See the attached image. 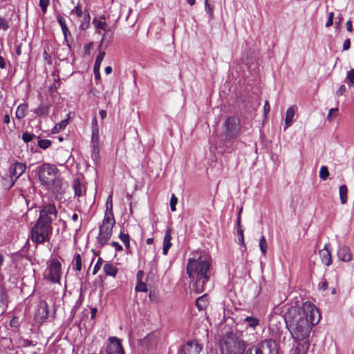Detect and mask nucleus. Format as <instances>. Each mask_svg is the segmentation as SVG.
Instances as JSON below:
<instances>
[{
	"label": "nucleus",
	"instance_id": "obj_1",
	"mask_svg": "<svg viewBox=\"0 0 354 354\" xmlns=\"http://www.w3.org/2000/svg\"><path fill=\"white\" fill-rule=\"evenodd\" d=\"M320 314L315 305L305 303L301 308L291 306L284 315L286 327L294 342L304 350L309 347L313 326L317 324Z\"/></svg>",
	"mask_w": 354,
	"mask_h": 354
},
{
	"label": "nucleus",
	"instance_id": "obj_2",
	"mask_svg": "<svg viewBox=\"0 0 354 354\" xmlns=\"http://www.w3.org/2000/svg\"><path fill=\"white\" fill-rule=\"evenodd\" d=\"M210 256L205 252H196L188 259L187 273L192 279V290L199 294L206 290L212 275Z\"/></svg>",
	"mask_w": 354,
	"mask_h": 354
},
{
	"label": "nucleus",
	"instance_id": "obj_3",
	"mask_svg": "<svg viewBox=\"0 0 354 354\" xmlns=\"http://www.w3.org/2000/svg\"><path fill=\"white\" fill-rule=\"evenodd\" d=\"M241 131L240 120L235 116L227 117L223 123L224 140L225 151L231 153L235 149L233 140L237 138Z\"/></svg>",
	"mask_w": 354,
	"mask_h": 354
},
{
	"label": "nucleus",
	"instance_id": "obj_4",
	"mask_svg": "<svg viewBox=\"0 0 354 354\" xmlns=\"http://www.w3.org/2000/svg\"><path fill=\"white\" fill-rule=\"evenodd\" d=\"M222 354H243L245 350L244 342L237 337L236 334L230 331L220 344Z\"/></svg>",
	"mask_w": 354,
	"mask_h": 354
},
{
	"label": "nucleus",
	"instance_id": "obj_5",
	"mask_svg": "<svg viewBox=\"0 0 354 354\" xmlns=\"http://www.w3.org/2000/svg\"><path fill=\"white\" fill-rule=\"evenodd\" d=\"M115 223L113 211L108 212L106 210L102 223L99 227V234L97 236V247L98 248H102L110 240Z\"/></svg>",
	"mask_w": 354,
	"mask_h": 354
},
{
	"label": "nucleus",
	"instance_id": "obj_6",
	"mask_svg": "<svg viewBox=\"0 0 354 354\" xmlns=\"http://www.w3.org/2000/svg\"><path fill=\"white\" fill-rule=\"evenodd\" d=\"M53 232L52 225L37 221L31 230V240L36 244L48 242Z\"/></svg>",
	"mask_w": 354,
	"mask_h": 354
},
{
	"label": "nucleus",
	"instance_id": "obj_7",
	"mask_svg": "<svg viewBox=\"0 0 354 354\" xmlns=\"http://www.w3.org/2000/svg\"><path fill=\"white\" fill-rule=\"evenodd\" d=\"M245 354H279V349L274 340L266 339L248 348Z\"/></svg>",
	"mask_w": 354,
	"mask_h": 354
},
{
	"label": "nucleus",
	"instance_id": "obj_8",
	"mask_svg": "<svg viewBox=\"0 0 354 354\" xmlns=\"http://www.w3.org/2000/svg\"><path fill=\"white\" fill-rule=\"evenodd\" d=\"M57 176V168L54 165L44 163L38 167L39 179L46 187L55 180Z\"/></svg>",
	"mask_w": 354,
	"mask_h": 354
},
{
	"label": "nucleus",
	"instance_id": "obj_9",
	"mask_svg": "<svg viewBox=\"0 0 354 354\" xmlns=\"http://www.w3.org/2000/svg\"><path fill=\"white\" fill-rule=\"evenodd\" d=\"M57 216V210L55 203L44 204L39 210L37 219L40 223L51 225L53 221Z\"/></svg>",
	"mask_w": 354,
	"mask_h": 354
},
{
	"label": "nucleus",
	"instance_id": "obj_10",
	"mask_svg": "<svg viewBox=\"0 0 354 354\" xmlns=\"http://www.w3.org/2000/svg\"><path fill=\"white\" fill-rule=\"evenodd\" d=\"M48 269V273L46 275V278L53 283H59L61 276L60 262L57 259L52 260Z\"/></svg>",
	"mask_w": 354,
	"mask_h": 354
},
{
	"label": "nucleus",
	"instance_id": "obj_11",
	"mask_svg": "<svg viewBox=\"0 0 354 354\" xmlns=\"http://www.w3.org/2000/svg\"><path fill=\"white\" fill-rule=\"evenodd\" d=\"M203 350V345L198 341H188L182 345L178 354H199Z\"/></svg>",
	"mask_w": 354,
	"mask_h": 354
},
{
	"label": "nucleus",
	"instance_id": "obj_12",
	"mask_svg": "<svg viewBox=\"0 0 354 354\" xmlns=\"http://www.w3.org/2000/svg\"><path fill=\"white\" fill-rule=\"evenodd\" d=\"M106 348L107 354H125L121 340L116 337H111Z\"/></svg>",
	"mask_w": 354,
	"mask_h": 354
},
{
	"label": "nucleus",
	"instance_id": "obj_13",
	"mask_svg": "<svg viewBox=\"0 0 354 354\" xmlns=\"http://www.w3.org/2000/svg\"><path fill=\"white\" fill-rule=\"evenodd\" d=\"M35 316L37 319L41 322H44L49 316V310L47 302L41 300L39 302L36 310Z\"/></svg>",
	"mask_w": 354,
	"mask_h": 354
},
{
	"label": "nucleus",
	"instance_id": "obj_14",
	"mask_svg": "<svg viewBox=\"0 0 354 354\" xmlns=\"http://www.w3.org/2000/svg\"><path fill=\"white\" fill-rule=\"evenodd\" d=\"M46 188L52 192L56 198H58L59 196H61L64 192V187L62 180L57 178V176L55 178L49 185L46 186Z\"/></svg>",
	"mask_w": 354,
	"mask_h": 354
},
{
	"label": "nucleus",
	"instance_id": "obj_15",
	"mask_svg": "<svg viewBox=\"0 0 354 354\" xmlns=\"http://www.w3.org/2000/svg\"><path fill=\"white\" fill-rule=\"evenodd\" d=\"M91 144L93 148V156L97 158L100 153V136L99 130L92 131Z\"/></svg>",
	"mask_w": 354,
	"mask_h": 354
},
{
	"label": "nucleus",
	"instance_id": "obj_16",
	"mask_svg": "<svg viewBox=\"0 0 354 354\" xmlns=\"http://www.w3.org/2000/svg\"><path fill=\"white\" fill-rule=\"evenodd\" d=\"M337 256L339 260L344 262H349L352 259V253L350 248L346 245H343L339 248Z\"/></svg>",
	"mask_w": 354,
	"mask_h": 354
},
{
	"label": "nucleus",
	"instance_id": "obj_17",
	"mask_svg": "<svg viewBox=\"0 0 354 354\" xmlns=\"http://www.w3.org/2000/svg\"><path fill=\"white\" fill-rule=\"evenodd\" d=\"M171 232L172 229L168 227L165 231L164 240H163V247H162V254L164 255H167L168 254V251L169 248L171 247Z\"/></svg>",
	"mask_w": 354,
	"mask_h": 354
},
{
	"label": "nucleus",
	"instance_id": "obj_18",
	"mask_svg": "<svg viewBox=\"0 0 354 354\" xmlns=\"http://www.w3.org/2000/svg\"><path fill=\"white\" fill-rule=\"evenodd\" d=\"M26 165L21 162H15L10 169V173L15 179L19 178L26 171Z\"/></svg>",
	"mask_w": 354,
	"mask_h": 354
},
{
	"label": "nucleus",
	"instance_id": "obj_19",
	"mask_svg": "<svg viewBox=\"0 0 354 354\" xmlns=\"http://www.w3.org/2000/svg\"><path fill=\"white\" fill-rule=\"evenodd\" d=\"M322 262L326 266L332 264V257L330 251L328 249V245L326 244L324 248L319 251Z\"/></svg>",
	"mask_w": 354,
	"mask_h": 354
},
{
	"label": "nucleus",
	"instance_id": "obj_20",
	"mask_svg": "<svg viewBox=\"0 0 354 354\" xmlns=\"http://www.w3.org/2000/svg\"><path fill=\"white\" fill-rule=\"evenodd\" d=\"M50 104L48 103H41L37 109L32 110V111L37 115V116H46L50 111Z\"/></svg>",
	"mask_w": 354,
	"mask_h": 354
},
{
	"label": "nucleus",
	"instance_id": "obj_21",
	"mask_svg": "<svg viewBox=\"0 0 354 354\" xmlns=\"http://www.w3.org/2000/svg\"><path fill=\"white\" fill-rule=\"evenodd\" d=\"M243 324L247 328L255 330L260 325V320L252 316H247L243 320Z\"/></svg>",
	"mask_w": 354,
	"mask_h": 354
},
{
	"label": "nucleus",
	"instance_id": "obj_22",
	"mask_svg": "<svg viewBox=\"0 0 354 354\" xmlns=\"http://www.w3.org/2000/svg\"><path fill=\"white\" fill-rule=\"evenodd\" d=\"M295 106L289 107L286 111V118H285V129L291 126L293 120V118L295 115Z\"/></svg>",
	"mask_w": 354,
	"mask_h": 354
},
{
	"label": "nucleus",
	"instance_id": "obj_23",
	"mask_svg": "<svg viewBox=\"0 0 354 354\" xmlns=\"http://www.w3.org/2000/svg\"><path fill=\"white\" fill-rule=\"evenodd\" d=\"M104 272L106 275L111 277H115L118 273V268L113 263H106L103 266Z\"/></svg>",
	"mask_w": 354,
	"mask_h": 354
},
{
	"label": "nucleus",
	"instance_id": "obj_24",
	"mask_svg": "<svg viewBox=\"0 0 354 354\" xmlns=\"http://www.w3.org/2000/svg\"><path fill=\"white\" fill-rule=\"evenodd\" d=\"M57 20L62 28L65 39L67 38L68 35L71 36V32L67 27L65 19L62 15H59L57 16Z\"/></svg>",
	"mask_w": 354,
	"mask_h": 354
},
{
	"label": "nucleus",
	"instance_id": "obj_25",
	"mask_svg": "<svg viewBox=\"0 0 354 354\" xmlns=\"http://www.w3.org/2000/svg\"><path fill=\"white\" fill-rule=\"evenodd\" d=\"M27 109H28V104H21L18 106L15 115L16 118L21 120L26 117L27 113Z\"/></svg>",
	"mask_w": 354,
	"mask_h": 354
},
{
	"label": "nucleus",
	"instance_id": "obj_26",
	"mask_svg": "<svg viewBox=\"0 0 354 354\" xmlns=\"http://www.w3.org/2000/svg\"><path fill=\"white\" fill-rule=\"evenodd\" d=\"M93 24L95 28L97 29V32L98 34H101V30H107V28H109V26L105 21H102L97 19H94L93 20Z\"/></svg>",
	"mask_w": 354,
	"mask_h": 354
},
{
	"label": "nucleus",
	"instance_id": "obj_27",
	"mask_svg": "<svg viewBox=\"0 0 354 354\" xmlns=\"http://www.w3.org/2000/svg\"><path fill=\"white\" fill-rule=\"evenodd\" d=\"M207 304H208V301H207L205 295L199 297L196 300V306L199 310H205L206 308Z\"/></svg>",
	"mask_w": 354,
	"mask_h": 354
},
{
	"label": "nucleus",
	"instance_id": "obj_28",
	"mask_svg": "<svg viewBox=\"0 0 354 354\" xmlns=\"http://www.w3.org/2000/svg\"><path fill=\"white\" fill-rule=\"evenodd\" d=\"M73 188L75 196H82L84 193V189L80 180H74Z\"/></svg>",
	"mask_w": 354,
	"mask_h": 354
},
{
	"label": "nucleus",
	"instance_id": "obj_29",
	"mask_svg": "<svg viewBox=\"0 0 354 354\" xmlns=\"http://www.w3.org/2000/svg\"><path fill=\"white\" fill-rule=\"evenodd\" d=\"M339 198L342 204H346L347 202L348 188L346 185H342L339 188Z\"/></svg>",
	"mask_w": 354,
	"mask_h": 354
},
{
	"label": "nucleus",
	"instance_id": "obj_30",
	"mask_svg": "<svg viewBox=\"0 0 354 354\" xmlns=\"http://www.w3.org/2000/svg\"><path fill=\"white\" fill-rule=\"evenodd\" d=\"M8 301L6 289L3 285H0V307L6 306Z\"/></svg>",
	"mask_w": 354,
	"mask_h": 354
},
{
	"label": "nucleus",
	"instance_id": "obj_31",
	"mask_svg": "<svg viewBox=\"0 0 354 354\" xmlns=\"http://www.w3.org/2000/svg\"><path fill=\"white\" fill-rule=\"evenodd\" d=\"M120 239L123 242L127 250L130 249V238L128 234L120 232L119 234Z\"/></svg>",
	"mask_w": 354,
	"mask_h": 354
},
{
	"label": "nucleus",
	"instance_id": "obj_32",
	"mask_svg": "<svg viewBox=\"0 0 354 354\" xmlns=\"http://www.w3.org/2000/svg\"><path fill=\"white\" fill-rule=\"evenodd\" d=\"M67 124H68V120H64L61 121L60 122L55 124V126L54 127V128L52 130V132L53 133H58L60 131L66 128V127L67 126Z\"/></svg>",
	"mask_w": 354,
	"mask_h": 354
},
{
	"label": "nucleus",
	"instance_id": "obj_33",
	"mask_svg": "<svg viewBox=\"0 0 354 354\" xmlns=\"http://www.w3.org/2000/svg\"><path fill=\"white\" fill-rule=\"evenodd\" d=\"M73 262L75 269L77 271H80L82 270V257L80 254H76L75 255Z\"/></svg>",
	"mask_w": 354,
	"mask_h": 354
},
{
	"label": "nucleus",
	"instance_id": "obj_34",
	"mask_svg": "<svg viewBox=\"0 0 354 354\" xmlns=\"http://www.w3.org/2000/svg\"><path fill=\"white\" fill-rule=\"evenodd\" d=\"M259 247H260V250H261V252H262V254L266 255V254L267 252L268 245H267L266 239L264 236H261V237L260 239Z\"/></svg>",
	"mask_w": 354,
	"mask_h": 354
},
{
	"label": "nucleus",
	"instance_id": "obj_35",
	"mask_svg": "<svg viewBox=\"0 0 354 354\" xmlns=\"http://www.w3.org/2000/svg\"><path fill=\"white\" fill-rule=\"evenodd\" d=\"M113 32L111 30L110 27L107 28V30H104V33L102 35V41L109 42L113 39Z\"/></svg>",
	"mask_w": 354,
	"mask_h": 354
},
{
	"label": "nucleus",
	"instance_id": "obj_36",
	"mask_svg": "<svg viewBox=\"0 0 354 354\" xmlns=\"http://www.w3.org/2000/svg\"><path fill=\"white\" fill-rule=\"evenodd\" d=\"M51 141L50 140L44 139V140H38V146L42 149H46L51 146Z\"/></svg>",
	"mask_w": 354,
	"mask_h": 354
},
{
	"label": "nucleus",
	"instance_id": "obj_37",
	"mask_svg": "<svg viewBox=\"0 0 354 354\" xmlns=\"http://www.w3.org/2000/svg\"><path fill=\"white\" fill-rule=\"evenodd\" d=\"M329 176V171L326 166H322L319 171V177L322 180H326Z\"/></svg>",
	"mask_w": 354,
	"mask_h": 354
},
{
	"label": "nucleus",
	"instance_id": "obj_38",
	"mask_svg": "<svg viewBox=\"0 0 354 354\" xmlns=\"http://www.w3.org/2000/svg\"><path fill=\"white\" fill-rule=\"evenodd\" d=\"M105 56V52L101 51L98 53L94 64V67L100 68L101 63Z\"/></svg>",
	"mask_w": 354,
	"mask_h": 354
},
{
	"label": "nucleus",
	"instance_id": "obj_39",
	"mask_svg": "<svg viewBox=\"0 0 354 354\" xmlns=\"http://www.w3.org/2000/svg\"><path fill=\"white\" fill-rule=\"evenodd\" d=\"M35 138H36V136L33 133H30L27 131L22 133V140L24 142L28 143L32 141Z\"/></svg>",
	"mask_w": 354,
	"mask_h": 354
},
{
	"label": "nucleus",
	"instance_id": "obj_40",
	"mask_svg": "<svg viewBox=\"0 0 354 354\" xmlns=\"http://www.w3.org/2000/svg\"><path fill=\"white\" fill-rule=\"evenodd\" d=\"M136 292H147V288L145 283L142 281H138L135 288Z\"/></svg>",
	"mask_w": 354,
	"mask_h": 354
},
{
	"label": "nucleus",
	"instance_id": "obj_41",
	"mask_svg": "<svg viewBox=\"0 0 354 354\" xmlns=\"http://www.w3.org/2000/svg\"><path fill=\"white\" fill-rule=\"evenodd\" d=\"M346 81H347L349 84V86L354 84V69H351L348 71Z\"/></svg>",
	"mask_w": 354,
	"mask_h": 354
},
{
	"label": "nucleus",
	"instance_id": "obj_42",
	"mask_svg": "<svg viewBox=\"0 0 354 354\" xmlns=\"http://www.w3.org/2000/svg\"><path fill=\"white\" fill-rule=\"evenodd\" d=\"M208 1L209 0H205V8L210 18H212L214 15V7L208 2Z\"/></svg>",
	"mask_w": 354,
	"mask_h": 354
},
{
	"label": "nucleus",
	"instance_id": "obj_43",
	"mask_svg": "<svg viewBox=\"0 0 354 354\" xmlns=\"http://www.w3.org/2000/svg\"><path fill=\"white\" fill-rule=\"evenodd\" d=\"M338 111L339 109L337 107L330 109L327 115V120L331 121L333 120V118H335L337 115Z\"/></svg>",
	"mask_w": 354,
	"mask_h": 354
},
{
	"label": "nucleus",
	"instance_id": "obj_44",
	"mask_svg": "<svg viewBox=\"0 0 354 354\" xmlns=\"http://www.w3.org/2000/svg\"><path fill=\"white\" fill-rule=\"evenodd\" d=\"M50 0H39V6L41 9V11L44 14H45L47 11V8L49 5Z\"/></svg>",
	"mask_w": 354,
	"mask_h": 354
},
{
	"label": "nucleus",
	"instance_id": "obj_45",
	"mask_svg": "<svg viewBox=\"0 0 354 354\" xmlns=\"http://www.w3.org/2000/svg\"><path fill=\"white\" fill-rule=\"evenodd\" d=\"M177 203H178V198L176 197L175 194H172L171 196V198H170V207H171V210L172 212H174L176 210V205H177Z\"/></svg>",
	"mask_w": 354,
	"mask_h": 354
},
{
	"label": "nucleus",
	"instance_id": "obj_46",
	"mask_svg": "<svg viewBox=\"0 0 354 354\" xmlns=\"http://www.w3.org/2000/svg\"><path fill=\"white\" fill-rule=\"evenodd\" d=\"M238 241L240 245H244V235L242 228H237Z\"/></svg>",
	"mask_w": 354,
	"mask_h": 354
},
{
	"label": "nucleus",
	"instance_id": "obj_47",
	"mask_svg": "<svg viewBox=\"0 0 354 354\" xmlns=\"http://www.w3.org/2000/svg\"><path fill=\"white\" fill-rule=\"evenodd\" d=\"M149 298L153 303H158L159 301V297L155 291L151 290L149 292Z\"/></svg>",
	"mask_w": 354,
	"mask_h": 354
},
{
	"label": "nucleus",
	"instance_id": "obj_48",
	"mask_svg": "<svg viewBox=\"0 0 354 354\" xmlns=\"http://www.w3.org/2000/svg\"><path fill=\"white\" fill-rule=\"evenodd\" d=\"M8 28V21L5 18L0 17V29L6 30Z\"/></svg>",
	"mask_w": 354,
	"mask_h": 354
},
{
	"label": "nucleus",
	"instance_id": "obj_49",
	"mask_svg": "<svg viewBox=\"0 0 354 354\" xmlns=\"http://www.w3.org/2000/svg\"><path fill=\"white\" fill-rule=\"evenodd\" d=\"M102 264V259L99 258L93 268V274H95L100 269Z\"/></svg>",
	"mask_w": 354,
	"mask_h": 354
},
{
	"label": "nucleus",
	"instance_id": "obj_50",
	"mask_svg": "<svg viewBox=\"0 0 354 354\" xmlns=\"http://www.w3.org/2000/svg\"><path fill=\"white\" fill-rule=\"evenodd\" d=\"M333 17H334V13L333 12H330L329 13V15H328V20L326 23V27H330L333 25Z\"/></svg>",
	"mask_w": 354,
	"mask_h": 354
},
{
	"label": "nucleus",
	"instance_id": "obj_51",
	"mask_svg": "<svg viewBox=\"0 0 354 354\" xmlns=\"http://www.w3.org/2000/svg\"><path fill=\"white\" fill-rule=\"evenodd\" d=\"M91 129L92 131L99 130L97 120L96 117H93L91 121Z\"/></svg>",
	"mask_w": 354,
	"mask_h": 354
},
{
	"label": "nucleus",
	"instance_id": "obj_52",
	"mask_svg": "<svg viewBox=\"0 0 354 354\" xmlns=\"http://www.w3.org/2000/svg\"><path fill=\"white\" fill-rule=\"evenodd\" d=\"M111 245L115 248V250L116 251H118V252H121L122 250H123V248L122 246L118 243V242H116V241H113Z\"/></svg>",
	"mask_w": 354,
	"mask_h": 354
},
{
	"label": "nucleus",
	"instance_id": "obj_53",
	"mask_svg": "<svg viewBox=\"0 0 354 354\" xmlns=\"http://www.w3.org/2000/svg\"><path fill=\"white\" fill-rule=\"evenodd\" d=\"M328 288V282L326 280H324L323 281L319 283V289L320 290H326Z\"/></svg>",
	"mask_w": 354,
	"mask_h": 354
},
{
	"label": "nucleus",
	"instance_id": "obj_54",
	"mask_svg": "<svg viewBox=\"0 0 354 354\" xmlns=\"http://www.w3.org/2000/svg\"><path fill=\"white\" fill-rule=\"evenodd\" d=\"M346 86L345 85L342 84L339 86V89L336 91V95L338 96L344 95V93L346 92Z\"/></svg>",
	"mask_w": 354,
	"mask_h": 354
},
{
	"label": "nucleus",
	"instance_id": "obj_55",
	"mask_svg": "<svg viewBox=\"0 0 354 354\" xmlns=\"http://www.w3.org/2000/svg\"><path fill=\"white\" fill-rule=\"evenodd\" d=\"M60 86V80L59 78H57L56 80H55L54 81V83L53 84V85L51 86L50 87V89L53 90H57Z\"/></svg>",
	"mask_w": 354,
	"mask_h": 354
},
{
	"label": "nucleus",
	"instance_id": "obj_56",
	"mask_svg": "<svg viewBox=\"0 0 354 354\" xmlns=\"http://www.w3.org/2000/svg\"><path fill=\"white\" fill-rule=\"evenodd\" d=\"M350 47H351V39H346L344 41V44H343V50H347L350 48Z\"/></svg>",
	"mask_w": 354,
	"mask_h": 354
},
{
	"label": "nucleus",
	"instance_id": "obj_57",
	"mask_svg": "<svg viewBox=\"0 0 354 354\" xmlns=\"http://www.w3.org/2000/svg\"><path fill=\"white\" fill-rule=\"evenodd\" d=\"M100 68L93 67V73L96 80H99L100 78Z\"/></svg>",
	"mask_w": 354,
	"mask_h": 354
},
{
	"label": "nucleus",
	"instance_id": "obj_58",
	"mask_svg": "<svg viewBox=\"0 0 354 354\" xmlns=\"http://www.w3.org/2000/svg\"><path fill=\"white\" fill-rule=\"evenodd\" d=\"M144 277V272L142 270H139L138 272H137V274H136V279H137V282L138 281H142V278Z\"/></svg>",
	"mask_w": 354,
	"mask_h": 354
},
{
	"label": "nucleus",
	"instance_id": "obj_59",
	"mask_svg": "<svg viewBox=\"0 0 354 354\" xmlns=\"http://www.w3.org/2000/svg\"><path fill=\"white\" fill-rule=\"evenodd\" d=\"M75 10L78 17H81L82 15V10L79 4L75 8Z\"/></svg>",
	"mask_w": 354,
	"mask_h": 354
},
{
	"label": "nucleus",
	"instance_id": "obj_60",
	"mask_svg": "<svg viewBox=\"0 0 354 354\" xmlns=\"http://www.w3.org/2000/svg\"><path fill=\"white\" fill-rule=\"evenodd\" d=\"M21 46H22L21 43L17 44L16 46V54L17 56H20L21 55Z\"/></svg>",
	"mask_w": 354,
	"mask_h": 354
},
{
	"label": "nucleus",
	"instance_id": "obj_61",
	"mask_svg": "<svg viewBox=\"0 0 354 354\" xmlns=\"http://www.w3.org/2000/svg\"><path fill=\"white\" fill-rule=\"evenodd\" d=\"M89 21H90V15L88 12H87L84 17V22L86 23V26L88 27V24H89Z\"/></svg>",
	"mask_w": 354,
	"mask_h": 354
},
{
	"label": "nucleus",
	"instance_id": "obj_62",
	"mask_svg": "<svg viewBox=\"0 0 354 354\" xmlns=\"http://www.w3.org/2000/svg\"><path fill=\"white\" fill-rule=\"evenodd\" d=\"M270 104L268 101L266 102L264 106H263V111L264 113L266 115L270 111Z\"/></svg>",
	"mask_w": 354,
	"mask_h": 354
},
{
	"label": "nucleus",
	"instance_id": "obj_63",
	"mask_svg": "<svg viewBox=\"0 0 354 354\" xmlns=\"http://www.w3.org/2000/svg\"><path fill=\"white\" fill-rule=\"evenodd\" d=\"M346 28L348 32L353 31V25H352V21L351 20H348L346 22Z\"/></svg>",
	"mask_w": 354,
	"mask_h": 354
},
{
	"label": "nucleus",
	"instance_id": "obj_64",
	"mask_svg": "<svg viewBox=\"0 0 354 354\" xmlns=\"http://www.w3.org/2000/svg\"><path fill=\"white\" fill-rule=\"evenodd\" d=\"M300 347H301V346H299L297 344V347L292 351L291 354H300Z\"/></svg>",
	"mask_w": 354,
	"mask_h": 354
}]
</instances>
